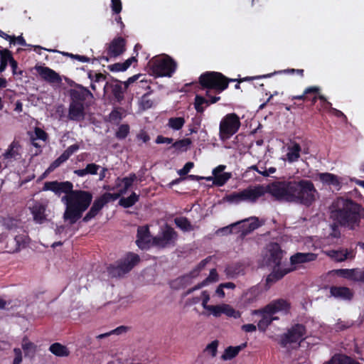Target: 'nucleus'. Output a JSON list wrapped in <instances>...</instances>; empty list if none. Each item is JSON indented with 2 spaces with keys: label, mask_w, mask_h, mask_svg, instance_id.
Here are the masks:
<instances>
[{
  "label": "nucleus",
  "mask_w": 364,
  "mask_h": 364,
  "mask_svg": "<svg viewBox=\"0 0 364 364\" xmlns=\"http://www.w3.org/2000/svg\"><path fill=\"white\" fill-rule=\"evenodd\" d=\"M269 193L279 200L311 206L319 193L310 180L300 179L275 182L269 186Z\"/></svg>",
  "instance_id": "obj_1"
},
{
  "label": "nucleus",
  "mask_w": 364,
  "mask_h": 364,
  "mask_svg": "<svg viewBox=\"0 0 364 364\" xmlns=\"http://www.w3.org/2000/svg\"><path fill=\"white\" fill-rule=\"evenodd\" d=\"M363 208L352 200L337 198L333 203L331 217L338 225L355 230L359 227Z\"/></svg>",
  "instance_id": "obj_2"
},
{
  "label": "nucleus",
  "mask_w": 364,
  "mask_h": 364,
  "mask_svg": "<svg viewBox=\"0 0 364 364\" xmlns=\"http://www.w3.org/2000/svg\"><path fill=\"white\" fill-rule=\"evenodd\" d=\"M92 198V193L82 190H73L69 195L62 196L61 202L65 207L64 220L70 225L75 224L87 210Z\"/></svg>",
  "instance_id": "obj_3"
},
{
  "label": "nucleus",
  "mask_w": 364,
  "mask_h": 364,
  "mask_svg": "<svg viewBox=\"0 0 364 364\" xmlns=\"http://www.w3.org/2000/svg\"><path fill=\"white\" fill-rule=\"evenodd\" d=\"M284 255V251L277 242H270L262 251L261 265L273 269L267 277L266 282L268 284L277 282L286 274L294 270V268L281 266Z\"/></svg>",
  "instance_id": "obj_4"
},
{
  "label": "nucleus",
  "mask_w": 364,
  "mask_h": 364,
  "mask_svg": "<svg viewBox=\"0 0 364 364\" xmlns=\"http://www.w3.org/2000/svg\"><path fill=\"white\" fill-rule=\"evenodd\" d=\"M200 85L207 89L206 95L210 98L208 100L200 96L196 97L195 108L198 112H203L202 105L204 103H215L220 100V97H212L210 95L212 90L215 93H220L228 86V80L220 73L207 72L200 77Z\"/></svg>",
  "instance_id": "obj_5"
},
{
  "label": "nucleus",
  "mask_w": 364,
  "mask_h": 364,
  "mask_svg": "<svg viewBox=\"0 0 364 364\" xmlns=\"http://www.w3.org/2000/svg\"><path fill=\"white\" fill-rule=\"evenodd\" d=\"M267 192L266 188L262 185L250 186L238 192H233L225 196V200L231 203L242 202L255 203Z\"/></svg>",
  "instance_id": "obj_6"
},
{
  "label": "nucleus",
  "mask_w": 364,
  "mask_h": 364,
  "mask_svg": "<svg viewBox=\"0 0 364 364\" xmlns=\"http://www.w3.org/2000/svg\"><path fill=\"white\" fill-rule=\"evenodd\" d=\"M149 65L156 77H171L177 67L176 63L167 55L153 58Z\"/></svg>",
  "instance_id": "obj_7"
},
{
  "label": "nucleus",
  "mask_w": 364,
  "mask_h": 364,
  "mask_svg": "<svg viewBox=\"0 0 364 364\" xmlns=\"http://www.w3.org/2000/svg\"><path fill=\"white\" fill-rule=\"evenodd\" d=\"M138 255L128 253L117 265L108 267V273L112 277H122L129 272L139 262Z\"/></svg>",
  "instance_id": "obj_8"
},
{
  "label": "nucleus",
  "mask_w": 364,
  "mask_h": 364,
  "mask_svg": "<svg viewBox=\"0 0 364 364\" xmlns=\"http://www.w3.org/2000/svg\"><path fill=\"white\" fill-rule=\"evenodd\" d=\"M240 127V121L235 113L226 114L220 123V137L222 140L230 139L235 134Z\"/></svg>",
  "instance_id": "obj_9"
},
{
  "label": "nucleus",
  "mask_w": 364,
  "mask_h": 364,
  "mask_svg": "<svg viewBox=\"0 0 364 364\" xmlns=\"http://www.w3.org/2000/svg\"><path fill=\"white\" fill-rule=\"evenodd\" d=\"M177 239V233L170 226H165L157 236L152 238V245L161 248L173 245Z\"/></svg>",
  "instance_id": "obj_10"
},
{
  "label": "nucleus",
  "mask_w": 364,
  "mask_h": 364,
  "mask_svg": "<svg viewBox=\"0 0 364 364\" xmlns=\"http://www.w3.org/2000/svg\"><path fill=\"white\" fill-rule=\"evenodd\" d=\"M48 200L47 199H41L33 200L29 205V210L33 216V221L37 224H43L48 220L47 208Z\"/></svg>",
  "instance_id": "obj_11"
},
{
  "label": "nucleus",
  "mask_w": 364,
  "mask_h": 364,
  "mask_svg": "<svg viewBox=\"0 0 364 364\" xmlns=\"http://www.w3.org/2000/svg\"><path fill=\"white\" fill-rule=\"evenodd\" d=\"M22 157V147L19 142L14 140L2 154V163L4 168L9 167L13 162Z\"/></svg>",
  "instance_id": "obj_12"
},
{
  "label": "nucleus",
  "mask_w": 364,
  "mask_h": 364,
  "mask_svg": "<svg viewBox=\"0 0 364 364\" xmlns=\"http://www.w3.org/2000/svg\"><path fill=\"white\" fill-rule=\"evenodd\" d=\"M305 333L304 326L301 324H296L282 336L281 345L287 346L288 344L299 342L304 338Z\"/></svg>",
  "instance_id": "obj_13"
},
{
  "label": "nucleus",
  "mask_w": 364,
  "mask_h": 364,
  "mask_svg": "<svg viewBox=\"0 0 364 364\" xmlns=\"http://www.w3.org/2000/svg\"><path fill=\"white\" fill-rule=\"evenodd\" d=\"M42 190L43 191H50L58 196L63 193L64 196H68L73 191V184L68 181L62 182L58 181H47L44 183Z\"/></svg>",
  "instance_id": "obj_14"
},
{
  "label": "nucleus",
  "mask_w": 364,
  "mask_h": 364,
  "mask_svg": "<svg viewBox=\"0 0 364 364\" xmlns=\"http://www.w3.org/2000/svg\"><path fill=\"white\" fill-rule=\"evenodd\" d=\"M290 309V304L284 299H279L274 300L264 308V311L269 315H274L277 313L287 314Z\"/></svg>",
  "instance_id": "obj_15"
},
{
  "label": "nucleus",
  "mask_w": 364,
  "mask_h": 364,
  "mask_svg": "<svg viewBox=\"0 0 364 364\" xmlns=\"http://www.w3.org/2000/svg\"><path fill=\"white\" fill-rule=\"evenodd\" d=\"M70 102L84 105V102L88 99H92L93 95L86 87L78 85L76 88L70 90Z\"/></svg>",
  "instance_id": "obj_16"
},
{
  "label": "nucleus",
  "mask_w": 364,
  "mask_h": 364,
  "mask_svg": "<svg viewBox=\"0 0 364 364\" xmlns=\"http://www.w3.org/2000/svg\"><path fill=\"white\" fill-rule=\"evenodd\" d=\"M137 246L141 249H147L152 245V238L149 235V228L147 227H139L137 230Z\"/></svg>",
  "instance_id": "obj_17"
},
{
  "label": "nucleus",
  "mask_w": 364,
  "mask_h": 364,
  "mask_svg": "<svg viewBox=\"0 0 364 364\" xmlns=\"http://www.w3.org/2000/svg\"><path fill=\"white\" fill-rule=\"evenodd\" d=\"M330 294L335 299L343 301H350L353 296V291L346 287H331Z\"/></svg>",
  "instance_id": "obj_18"
},
{
  "label": "nucleus",
  "mask_w": 364,
  "mask_h": 364,
  "mask_svg": "<svg viewBox=\"0 0 364 364\" xmlns=\"http://www.w3.org/2000/svg\"><path fill=\"white\" fill-rule=\"evenodd\" d=\"M225 168V165H219L213 170V175L214 176L213 184L222 186L231 178L230 173L224 172Z\"/></svg>",
  "instance_id": "obj_19"
},
{
  "label": "nucleus",
  "mask_w": 364,
  "mask_h": 364,
  "mask_svg": "<svg viewBox=\"0 0 364 364\" xmlns=\"http://www.w3.org/2000/svg\"><path fill=\"white\" fill-rule=\"evenodd\" d=\"M325 254L336 262H343L354 257V252L352 250H327Z\"/></svg>",
  "instance_id": "obj_20"
},
{
  "label": "nucleus",
  "mask_w": 364,
  "mask_h": 364,
  "mask_svg": "<svg viewBox=\"0 0 364 364\" xmlns=\"http://www.w3.org/2000/svg\"><path fill=\"white\" fill-rule=\"evenodd\" d=\"M125 50V41L124 38L119 37L114 38L109 44L108 48V55L110 57H117L122 54Z\"/></svg>",
  "instance_id": "obj_21"
},
{
  "label": "nucleus",
  "mask_w": 364,
  "mask_h": 364,
  "mask_svg": "<svg viewBox=\"0 0 364 364\" xmlns=\"http://www.w3.org/2000/svg\"><path fill=\"white\" fill-rule=\"evenodd\" d=\"M68 118L73 121H81L85 118L84 105L70 103Z\"/></svg>",
  "instance_id": "obj_22"
},
{
  "label": "nucleus",
  "mask_w": 364,
  "mask_h": 364,
  "mask_svg": "<svg viewBox=\"0 0 364 364\" xmlns=\"http://www.w3.org/2000/svg\"><path fill=\"white\" fill-rule=\"evenodd\" d=\"M36 69L41 77L49 82H58L60 81L59 75L48 67L38 66Z\"/></svg>",
  "instance_id": "obj_23"
},
{
  "label": "nucleus",
  "mask_w": 364,
  "mask_h": 364,
  "mask_svg": "<svg viewBox=\"0 0 364 364\" xmlns=\"http://www.w3.org/2000/svg\"><path fill=\"white\" fill-rule=\"evenodd\" d=\"M316 257L317 255L314 253L298 252L290 257V262L291 265L296 266L302 263L314 261L316 259ZM293 268L295 269L296 267H294Z\"/></svg>",
  "instance_id": "obj_24"
},
{
  "label": "nucleus",
  "mask_w": 364,
  "mask_h": 364,
  "mask_svg": "<svg viewBox=\"0 0 364 364\" xmlns=\"http://www.w3.org/2000/svg\"><path fill=\"white\" fill-rule=\"evenodd\" d=\"M11 242L15 243V245L9 246V252H17L26 247L28 243V238L24 234L16 235L11 240Z\"/></svg>",
  "instance_id": "obj_25"
},
{
  "label": "nucleus",
  "mask_w": 364,
  "mask_h": 364,
  "mask_svg": "<svg viewBox=\"0 0 364 364\" xmlns=\"http://www.w3.org/2000/svg\"><path fill=\"white\" fill-rule=\"evenodd\" d=\"M301 151L300 145L297 143H293L287 147L286 160L291 164L297 161L300 157Z\"/></svg>",
  "instance_id": "obj_26"
},
{
  "label": "nucleus",
  "mask_w": 364,
  "mask_h": 364,
  "mask_svg": "<svg viewBox=\"0 0 364 364\" xmlns=\"http://www.w3.org/2000/svg\"><path fill=\"white\" fill-rule=\"evenodd\" d=\"M211 257H208L207 258L203 259L200 262V263L191 271L190 273L181 278L180 280H188L189 278L195 279L200 275V272L205 268L208 262L211 260Z\"/></svg>",
  "instance_id": "obj_27"
},
{
  "label": "nucleus",
  "mask_w": 364,
  "mask_h": 364,
  "mask_svg": "<svg viewBox=\"0 0 364 364\" xmlns=\"http://www.w3.org/2000/svg\"><path fill=\"white\" fill-rule=\"evenodd\" d=\"M21 348L24 351L25 356L28 358H33L37 350L36 345L30 341L27 337L23 338Z\"/></svg>",
  "instance_id": "obj_28"
},
{
  "label": "nucleus",
  "mask_w": 364,
  "mask_h": 364,
  "mask_svg": "<svg viewBox=\"0 0 364 364\" xmlns=\"http://www.w3.org/2000/svg\"><path fill=\"white\" fill-rule=\"evenodd\" d=\"M319 180L324 184L331 185L335 187L340 186L338 177L330 173H321L318 175Z\"/></svg>",
  "instance_id": "obj_29"
},
{
  "label": "nucleus",
  "mask_w": 364,
  "mask_h": 364,
  "mask_svg": "<svg viewBox=\"0 0 364 364\" xmlns=\"http://www.w3.org/2000/svg\"><path fill=\"white\" fill-rule=\"evenodd\" d=\"M100 168V166L91 163L87 164L85 168L75 170L74 173L79 177H84L87 174L96 175Z\"/></svg>",
  "instance_id": "obj_30"
},
{
  "label": "nucleus",
  "mask_w": 364,
  "mask_h": 364,
  "mask_svg": "<svg viewBox=\"0 0 364 364\" xmlns=\"http://www.w3.org/2000/svg\"><path fill=\"white\" fill-rule=\"evenodd\" d=\"M110 87L114 98L117 102L122 101L124 98V92L127 90V88H124V82L116 81L111 84Z\"/></svg>",
  "instance_id": "obj_31"
},
{
  "label": "nucleus",
  "mask_w": 364,
  "mask_h": 364,
  "mask_svg": "<svg viewBox=\"0 0 364 364\" xmlns=\"http://www.w3.org/2000/svg\"><path fill=\"white\" fill-rule=\"evenodd\" d=\"M247 346L246 343H244L237 346H230L225 350L224 353L222 355V359L224 360H231L235 358L239 352L245 348Z\"/></svg>",
  "instance_id": "obj_32"
},
{
  "label": "nucleus",
  "mask_w": 364,
  "mask_h": 364,
  "mask_svg": "<svg viewBox=\"0 0 364 364\" xmlns=\"http://www.w3.org/2000/svg\"><path fill=\"white\" fill-rule=\"evenodd\" d=\"M49 350L58 357H68L70 355L69 349L65 346L59 343L52 344L49 348Z\"/></svg>",
  "instance_id": "obj_33"
},
{
  "label": "nucleus",
  "mask_w": 364,
  "mask_h": 364,
  "mask_svg": "<svg viewBox=\"0 0 364 364\" xmlns=\"http://www.w3.org/2000/svg\"><path fill=\"white\" fill-rule=\"evenodd\" d=\"M240 223L242 224L243 233L245 234L250 232L259 227L258 218L255 217L245 219Z\"/></svg>",
  "instance_id": "obj_34"
},
{
  "label": "nucleus",
  "mask_w": 364,
  "mask_h": 364,
  "mask_svg": "<svg viewBox=\"0 0 364 364\" xmlns=\"http://www.w3.org/2000/svg\"><path fill=\"white\" fill-rule=\"evenodd\" d=\"M327 364H360L353 358L344 355H336Z\"/></svg>",
  "instance_id": "obj_35"
},
{
  "label": "nucleus",
  "mask_w": 364,
  "mask_h": 364,
  "mask_svg": "<svg viewBox=\"0 0 364 364\" xmlns=\"http://www.w3.org/2000/svg\"><path fill=\"white\" fill-rule=\"evenodd\" d=\"M11 59H13V57L9 50L6 49L0 50V73L6 70L8 63L10 64Z\"/></svg>",
  "instance_id": "obj_36"
},
{
  "label": "nucleus",
  "mask_w": 364,
  "mask_h": 364,
  "mask_svg": "<svg viewBox=\"0 0 364 364\" xmlns=\"http://www.w3.org/2000/svg\"><path fill=\"white\" fill-rule=\"evenodd\" d=\"M186 123V120L182 117H171L168 120L167 127L174 131H178L182 129Z\"/></svg>",
  "instance_id": "obj_37"
},
{
  "label": "nucleus",
  "mask_w": 364,
  "mask_h": 364,
  "mask_svg": "<svg viewBox=\"0 0 364 364\" xmlns=\"http://www.w3.org/2000/svg\"><path fill=\"white\" fill-rule=\"evenodd\" d=\"M112 198V194L109 193H105L100 197L96 198L92 206L95 208L101 210L104 205L107 203Z\"/></svg>",
  "instance_id": "obj_38"
},
{
  "label": "nucleus",
  "mask_w": 364,
  "mask_h": 364,
  "mask_svg": "<svg viewBox=\"0 0 364 364\" xmlns=\"http://www.w3.org/2000/svg\"><path fill=\"white\" fill-rule=\"evenodd\" d=\"M176 225L185 232H189L193 230V226L190 221L185 217L176 218L174 220Z\"/></svg>",
  "instance_id": "obj_39"
},
{
  "label": "nucleus",
  "mask_w": 364,
  "mask_h": 364,
  "mask_svg": "<svg viewBox=\"0 0 364 364\" xmlns=\"http://www.w3.org/2000/svg\"><path fill=\"white\" fill-rule=\"evenodd\" d=\"M139 195L132 193L129 197L120 198L119 204L124 208H129L134 205L139 200Z\"/></svg>",
  "instance_id": "obj_40"
},
{
  "label": "nucleus",
  "mask_w": 364,
  "mask_h": 364,
  "mask_svg": "<svg viewBox=\"0 0 364 364\" xmlns=\"http://www.w3.org/2000/svg\"><path fill=\"white\" fill-rule=\"evenodd\" d=\"M87 77L91 81L90 87L93 90H96L95 83L104 81L105 80V76L103 74L95 73L92 70H90L87 73Z\"/></svg>",
  "instance_id": "obj_41"
},
{
  "label": "nucleus",
  "mask_w": 364,
  "mask_h": 364,
  "mask_svg": "<svg viewBox=\"0 0 364 364\" xmlns=\"http://www.w3.org/2000/svg\"><path fill=\"white\" fill-rule=\"evenodd\" d=\"M277 319V317H273L271 315L264 314L261 320L257 323V326L259 331H265L269 325L272 322V321Z\"/></svg>",
  "instance_id": "obj_42"
},
{
  "label": "nucleus",
  "mask_w": 364,
  "mask_h": 364,
  "mask_svg": "<svg viewBox=\"0 0 364 364\" xmlns=\"http://www.w3.org/2000/svg\"><path fill=\"white\" fill-rule=\"evenodd\" d=\"M191 144V140L186 138L176 141L172 144L171 147L174 148L178 151H186Z\"/></svg>",
  "instance_id": "obj_43"
},
{
  "label": "nucleus",
  "mask_w": 364,
  "mask_h": 364,
  "mask_svg": "<svg viewBox=\"0 0 364 364\" xmlns=\"http://www.w3.org/2000/svg\"><path fill=\"white\" fill-rule=\"evenodd\" d=\"M223 314L234 318H239L241 316V313L239 311L226 304H223Z\"/></svg>",
  "instance_id": "obj_44"
},
{
  "label": "nucleus",
  "mask_w": 364,
  "mask_h": 364,
  "mask_svg": "<svg viewBox=\"0 0 364 364\" xmlns=\"http://www.w3.org/2000/svg\"><path fill=\"white\" fill-rule=\"evenodd\" d=\"M219 277L217 272L216 269H211L208 277H206L204 280H203V284H205L206 286L210 285V284L215 283L218 281Z\"/></svg>",
  "instance_id": "obj_45"
},
{
  "label": "nucleus",
  "mask_w": 364,
  "mask_h": 364,
  "mask_svg": "<svg viewBox=\"0 0 364 364\" xmlns=\"http://www.w3.org/2000/svg\"><path fill=\"white\" fill-rule=\"evenodd\" d=\"M68 159L66 156L63 153L58 159H56L48 168L46 170L47 173H50L54 171L56 168L60 166L62 164L65 162Z\"/></svg>",
  "instance_id": "obj_46"
},
{
  "label": "nucleus",
  "mask_w": 364,
  "mask_h": 364,
  "mask_svg": "<svg viewBox=\"0 0 364 364\" xmlns=\"http://www.w3.org/2000/svg\"><path fill=\"white\" fill-rule=\"evenodd\" d=\"M218 347V341H213L206 346L204 353L210 355L212 358H214L217 354Z\"/></svg>",
  "instance_id": "obj_47"
},
{
  "label": "nucleus",
  "mask_w": 364,
  "mask_h": 364,
  "mask_svg": "<svg viewBox=\"0 0 364 364\" xmlns=\"http://www.w3.org/2000/svg\"><path fill=\"white\" fill-rule=\"evenodd\" d=\"M215 317H220L223 314V304L219 305H210L206 309Z\"/></svg>",
  "instance_id": "obj_48"
},
{
  "label": "nucleus",
  "mask_w": 364,
  "mask_h": 364,
  "mask_svg": "<svg viewBox=\"0 0 364 364\" xmlns=\"http://www.w3.org/2000/svg\"><path fill=\"white\" fill-rule=\"evenodd\" d=\"M129 132V127L127 124H122L116 134L118 139H124Z\"/></svg>",
  "instance_id": "obj_49"
},
{
  "label": "nucleus",
  "mask_w": 364,
  "mask_h": 364,
  "mask_svg": "<svg viewBox=\"0 0 364 364\" xmlns=\"http://www.w3.org/2000/svg\"><path fill=\"white\" fill-rule=\"evenodd\" d=\"M100 210L95 208L94 207L91 206L89 211L86 213L85 217L82 218V221L85 223L89 222L90 220L94 218L100 212Z\"/></svg>",
  "instance_id": "obj_50"
},
{
  "label": "nucleus",
  "mask_w": 364,
  "mask_h": 364,
  "mask_svg": "<svg viewBox=\"0 0 364 364\" xmlns=\"http://www.w3.org/2000/svg\"><path fill=\"white\" fill-rule=\"evenodd\" d=\"M136 179V176L134 173L130 174L127 177H124L122 181L124 184V186L126 187V188H129L134 181Z\"/></svg>",
  "instance_id": "obj_51"
},
{
  "label": "nucleus",
  "mask_w": 364,
  "mask_h": 364,
  "mask_svg": "<svg viewBox=\"0 0 364 364\" xmlns=\"http://www.w3.org/2000/svg\"><path fill=\"white\" fill-rule=\"evenodd\" d=\"M111 8L114 14H119L122 11L121 0H111Z\"/></svg>",
  "instance_id": "obj_52"
},
{
  "label": "nucleus",
  "mask_w": 364,
  "mask_h": 364,
  "mask_svg": "<svg viewBox=\"0 0 364 364\" xmlns=\"http://www.w3.org/2000/svg\"><path fill=\"white\" fill-rule=\"evenodd\" d=\"M252 168L264 176H269V175L276 172V168L274 167H269V168L264 169V171H259V168L256 166H252Z\"/></svg>",
  "instance_id": "obj_53"
},
{
  "label": "nucleus",
  "mask_w": 364,
  "mask_h": 364,
  "mask_svg": "<svg viewBox=\"0 0 364 364\" xmlns=\"http://www.w3.org/2000/svg\"><path fill=\"white\" fill-rule=\"evenodd\" d=\"M200 299L202 300V306L204 309H207L210 305H208V301L210 300V295L207 291H203L201 293Z\"/></svg>",
  "instance_id": "obj_54"
},
{
  "label": "nucleus",
  "mask_w": 364,
  "mask_h": 364,
  "mask_svg": "<svg viewBox=\"0 0 364 364\" xmlns=\"http://www.w3.org/2000/svg\"><path fill=\"white\" fill-rule=\"evenodd\" d=\"M353 272V269H338L336 271L338 274H339L340 276H341V277H343L344 278L350 279V280H351V278H352Z\"/></svg>",
  "instance_id": "obj_55"
},
{
  "label": "nucleus",
  "mask_w": 364,
  "mask_h": 364,
  "mask_svg": "<svg viewBox=\"0 0 364 364\" xmlns=\"http://www.w3.org/2000/svg\"><path fill=\"white\" fill-rule=\"evenodd\" d=\"M108 68L112 72H121L126 70L123 63H117L110 65L108 66Z\"/></svg>",
  "instance_id": "obj_56"
},
{
  "label": "nucleus",
  "mask_w": 364,
  "mask_h": 364,
  "mask_svg": "<svg viewBox=\"0 0 364 364\" xmlns=\"http://www.w3.org/2000/svg\"><path fill=\"white\" fill-rule=\"evenodd\" d=\"M14 353L15 355L13 364H21L22 362V352L21 350L18 348H16L14 349Z\"/></svg>",
  "instance_id": "obj_57"
},
{
  "label": "nucleus",
  "mask_w": 364,
  "mask_h": 364,
  "mask_svg": "<svg viewBox=\"0 0 364 364\" xmlns=\"http://www.w3.org/2000/svg\"><path fill=\"white\" fill-rule=\"evenodd\" d=\"M36 139L46 141L47 139V134L41 128H36L34 131Z\"/></svg>",
  "instance_id": "obj_58"
},
{
  "label": "nucleus",
  "mask_w": 364,
  "mask_h": 364,
  "mask_svg": "<svg viewBox=\"0 0 364 364\" xmlns=\"http://www.w3.org/2000/svg\"><path fill=\"white\" fill-rule=\"evenodd\" d=\"M193 166L194 165L193 162H187L181 169L178 171V175L184 176L187 174L193 167Z\"/></svg>",
  "instance_id": "obj_59"
},
{
  "label": "nucleus",
  "mask_w": 364,
  "mask_h": 364,
  "mask_svg": "<svg viewBox=\"0 0 364 364\" xmlns=\"http://www.w3.org/2000/svg\"><path fill=\"white\" fill-rule=\"evenodd\" d=\"M79 149V146L77 144H73L68 147V149L63 152V154L66 156L68 159L70 158L71 155H73L75 151Z\"/></svg>",
  "instance_id": "obj_60"
},
{
  "label": "nucleus",
  "mask_w": 364,
  "mask_h": 364,
  "mask_svg": "<svg viewBox=\"0 0 364 364\" xmlns=\"http://www.w3.org/2000/svg\"><path fill=\"white\" fill-rule=\"evenodd\" d=\"M362 269H353L351 280L362 282Z\"/></svg>",
  "instance_id": "obj_61"
},
{
  "label": "nucleus",
  "mask_w": 364,
  "mask_h": 364,
  "mask_svg": "<svg viewBox=\"0 0 364 364\" xmlns=\"http://www.w3.org/2000/svg\"><path fill=\"white\" fill-rule=\"evenodd\" d=\"M173 142V139L169 137H165L161 135H159L156 139V144H171Z\"/></svg>",
  "instance_id": "obj_62"
},
{
  "label": "nucleus",
  "mask_w": 364,
  "mask_h": 364,
  "mask_svg": "<svg viewBox=\"0 0 364 364\" xmlns=\"http://www.w3.org/2000/svg\"><path fill=\"white\" fill-rule=\"evenodd\" d=\"M152 105H153L152 101L150 100L149 99H148L146 96H144L141 98V105L144 109H146L151 107Z\"/></svg>",
  "instance_id": "obj_63"
},
{
  "label": "nucleus",
  "mask_w": 364,
  "mask_h": 364,
  "mask_svg": "<svg viewBox=\"0 0 364 364\" xmlns=\"http://www.w3.org/2000/svg\"><path fill=\"white\" fill-rule=\"evenodd\" d=\"M128 330V328L124 326H120L111 331L112 335H121L125 333Z\"/></svg>",
  "instance_id": "obj_64"
}]
</instances>
